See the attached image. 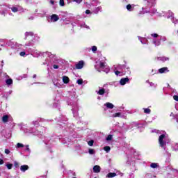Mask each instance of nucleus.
Returning <instances> with one entry per match:
<instances>
[{"label": "nucleus", "mask_w": 178, "mask_h": 178, "mask_svg": "<svg viewBox=\"0 0 178 178\" xmlns=\"http://www.w3.org/2000/svg\"><path fill=\"white\" fill-rule=\"evenodd\" d=\"M97 64L95 67L96 70H97V72H101V70H103L105 73H109V67L105 65V63H102L101 61H97ZM101 69V70H99Z\"/></svg>", "instance_id": "nucleus-3"}, {"label": "nucleus", "mask_w": 178, "mask_h": 178, "mask_svg": "<svg viewBox=\"0 0 178 178\" xmlns=\"http://www.w3.org/2000/svg\"><path fill=\"white\" fill-rule=\"evenodd\" d=\"M74 2H76V3H81V2L83 1V0H73Z\"/></svg>", "instance_id": "nucleus-56"}, {"label": "nucleus", "mask_w": 178, "mask_h": 178, "mask_svg": "<svg viewBox=\"0 0 178 178\" xmlns=\"http://www.w3.org/2000/svg\"><path fill=\"white\" fill-rule=\"evenodd\" d=\"M26 47H33V42L27 43V44H26Z\"/></svg>", "instance_id": "nucleus-53"}, {"label": "nucleus", "mask_w": 178, "mask_h": 178, "mask_svg": "<svg viewBox=\"0 0 178 178\" xmlns=\"http://www.w3.org/2000/svg\"><path fill=\"white\" fill-rule=\"evenodd\" d=\"M129 81V78H122L120 81V84L121 86H124Z\"/></svg>", "instance_id": "nucleus-8"}, {"label": "nucleus", "mask_w": 178, "mask_h": 178, "mask_svg": "<svg viewBox=\"0 0 178 178\" xmlns=\"http://www.w3.org/2000/svg\"><path fill=\"white\" fill-rule=\"evenodd\" d=\"M27 38L30 39L31 38L32 40L34 39V33L33 32H26L25 33V40H27Z\"/></svg>", "instance_id": "nucleus-6"}, {"label": "nucleus", "mask_w": 178, "mask_h": 178, "mask_svg": "<svg viewBox=\"0 0 178 178\" xmlns=\"http://www.w3.org/2000/svg\"><path fill=\"white\" fill-rule=\"evenodd\" d=\"M5 154H6L7 155H9V154H10V151L8 149H5Z\"/></svg>", "instance_id": "nucleus-48"}, {"label": "nucleus", "mask_w": 178, "mask_h": 178, "mask_svg": "<svg viewBox=\"0 0 178 178\" xmlns=\"http://www.w3.org/2000/svg\"><path fill=\"white\" fill-rule=\"evenodd\" d=\"M156 2V0H143V5L144 6L143 7V10H145V13H148L151 12L149 9L155 5Z\"/></svg>", "instance_id": "nucleus-2"}, {"label": "nucleus", "mask_w": 178, "mask_h": 178, "mask_svg": "<svg viewBox=\"0 0 178 178\" xmlns=\"http://www.w3.org/2000/svg\"><path fill=\"white\" fill-rule=\"evenodd\" d=\"M102 10V7H97L95 10H93L94 13H98V12H101Z\"/></svg>", "instance_id": "nucleus-25"}, {"label": "nucleus", "mask_w": 178, "mask_h": 178, "mask_svg": "<svg viewBox=\"0 0 178 178\" xmlns=\"http://www.w3.org/2000/svg\"><path fill=\"white\" fill-rule=\"evenodd\" d=\"M171 20L174 24H178V19L175 18V17H171Z\"/></svg>", "instance_id": "nucleus-26"}, {"label": "nucleus", "mask_w": 178, "mask_h": 178, "mask_svg": "<svg viewBox=\"0 0 178 178\" xmlns=\"http://www.w3.org/2000/svg\"><path fill=\"white\" fill-rule=\"evenodd\" d=\"M88 144L90 147H92L94 145V140H91L90 141L88 142Z\"/></svg>", "instance_id": "nucleus-31"}, {"label": "nucleus", "mask_w": 178, "mask_h": 178, "mask_svg": "<svg viewBox=\"0 0 178 178\" xmlns=\"http://www.w3.org/2000/svg\"><path fill=\"white\" fill-rule=\"evenodd\" d=\"M20 56H24L26 55V52L22 51L19 53Z\"/></svg>", "instance_id": "nucleus-52"}, {"label": "nucleus", "mask_w": 178, "mask_h": 178, "mask_svg": "<svg viewBox=\"0 0 178 178\" xmlns=\"http://www.w3.org/2000/svg\"><path fill=\"white\" fill-rule=\"evenodd\" d=\"M81 27H82L83 29H87L88 30H90V26H87L86 24V23H83V24H81Z\"/></svg>", "instance_id": "nucleus-28"}, {"label": "nucleus", "mask_w": 178, "mask_h": 178, "mask_svg": "<svg viewBox=\"0 0 178 178\" xmlns=\"http://www.w3.org/2000/svg\"><path fill=\"white\" fill-rule=\"evenodd\" d=\"M115 74L116 76H122V72H120V71L116 70V71H115Z\"/></svg>", "instance_id": "nucleus-36"}, {"label": "nucleus", "mask_w": 178, "mask_h": 178, "mask_svg": "<svg viewBox=\"0 0 178 178\" xmlns=\"http://www.w3.org/2000/svg\"><path fill=\"white\" fill-rule=\"evenodd\" d=\"M0 45H1V47H5L6 45V43H3V44H1Z\"/></svg>", "instance_id": "nucleus-61"}, {"label": "nucleus", "mask_w": 178, "mask_h": 178, "mask_svg": "<svg viewBox=\"0 0 178 178\" xmlns=\"http://www.w3.org/2000/svg\"><path fill=\"white\" fill-rule=\"evenodd\" d=\"M72 112H73V113H74V118H76V116H78L79 113H77V111H75V112H74V109H72Z\"/></svg>", "instance_id": "nucleus-46"}, {"label": "nucleus", "mask_w": 178, "mask_h": 178, "mask_svg": "<svg viewBox=\"0 0 178 178\" xmlns=\"http://www.w3.org/2000/svg\"><path fill=\"white\" fill-rule=\"evenodd\" d=\"M60 6H65V1L64 0H60Z\"/></svg>", "instance_id": "nucleus-42"}, {"label": "nucleus", "mask_w": 178, "mask_h": 178, "mask_svg": "<svg viewBox=\"0 0 178 178\" xmlns=\"http://www.w3.org/2000/svg\"><path fill=\"white\" fill-rule=\"evenodd\" d=\"M33 133H34L35 134V136H38V134H41V133H44V132H42V131H37V132H33Z\"/></svg>", "instance_id": "nucleus-49"}, {"label": "nucleus", "mask_w": 178, "mask_h": 178, "mask_svg": "<svg viewBox=\"0 0 178 178\" xmlns=\"http://www.w3.org/2000/svg\"><path fill=\"white\" fill-rule=\"evenodd\" d=\"M153 43L154 44V45H156V47H159V45H161V39H159V40L154 39Z\"/></svg>", "instance_id": "nucleus-18"}, {"label": "nucleus", "mask_w": 178, "mask_h": 178, "mask_svg": "<svg viewBox=\"0 0 178 178\" xmlns=\"http://www.w3.org/2000/svg\"><path fill=\"white\" fill-rule=\"evenodd\" d=\"M89 154L90 155H94V154H95V150L92 149H89Z\"/></svg>", "instance_id": "nucleus-32"}, {"label": "nucleus", "mask_w": 178, "mask_h": 178, "mask_svg": "<svg viewBox=\"0 0 178 178\" xmlns=\"http://www.w3.org/2000/svg\"><path fill=\"white\" fill-rule=\"evenodd\" d=\"M173 16V13L168 11V19H170Z\"/></svg>", "instance_id": "nucleus-38"}, {"label": "nucleus", "mask_w": 178, "mask_h": 178, "mask_svg": "<svg viewBox=\"0 0 178 178\" xmlns=\"http://www.w3.org/2000/svg\"><path fill=\"white\" fill-rule=\"evenodd\" d=\"M104 149L106 151V152H109V151H111V147L109 146H105L104 147Z\"/></svg>", "instance_id": "nucleus-29"}, {"label": "nucleus", "mask_w": 178, "mask_h": 178, "mask_svg": "<svg viewBox=\"0 0 178 178\" xmlns=\"http://www.w3.org/2000/svg\"><path fill=\"white\" fill-rule=\"evenodd\" d=\"M1 42H5V40L0 39V44H1Z\"/></svg>", "instance_id": "nucleus-62"}, {"label": "nucleus", "mask_w": 178, "mask_h": 178, "mask_svg": "<svg viewBox=\"0 0 178 178\" xmlns=\"http://www.w3.org/2000/svg\"><path fill=\"white\" fill-rule=\"evenodd\" d=\"M112 118H122V113H115L113 114Z\"/></svg>", "instance_id": "nucleus-24"}, {"label": "nucleus", "mask_w": 178, "mask_h": 178, "mask_svg": "<svg viewBox=\"0 0 178 178\" xmlns=\"http://www.w3.org/2000/svg\"><path fill=\"white\" fill-rule=\"evenodd\" d=\"M150 167H152L153 169H156V168H158V163H152L150 165Z\"/></svg>", "instance_id": "nucleus-27"}, {"label": "nucleus", "mask_w": 178, "mask_h": 178, "mask_svg": "<svg viewBox=\"0 0 178 178\" xmlns=\"http://www.w3.org/2000/svg\"><path fill=\"white\" fill-rule=\"evenodd\" d=\"M145 113L150 114L151 113V109L149 108H143Z\"/></svg>", "instance_id": "nucleus-30"}, {"label": "nucleus", "mask_w": 178, "mask_h": 178, "mask_svg": "<svg viewBox=\"0 0 178 178\" xmlns=\"http://www.w3.org/2000/svg\"><path fill=\"white\" fill-rule=\"evenodd\" d=\"M115 67V70H117V69L118 70H122L123 69H124V65H114Z\"/></svg>", "instance_id": "nucleus-20"}, {"label": "nucleus", "mask_w": 178, "mask_h": 178, "mask_svg": "<svg viewBox=\"0 0 178 178\" xmlns=\"http://www.w3.org/2000/svg\"><path fill=\"white\" fill-rule=\"evenodd\" d=\"M150 13H152L153 15H156V16H159L156 9H154L153 11L150 12Z\"/></svg>", "instance_id": "nucleus-37"}, {"label": "nucleus", "mask_w": 178, "mask_h": 178, "mask_svg": "<svg viewBox=\"0 0 178 178\" xmlns=\"http://www.w3.org/2000/svg\"><path fill=\"white\" fill-rule=\"evenodd\" d=\"M157 60H161V62H166V60H169V58L162 56V57H157Z\"/></svg>", "instance_id": "nucleus-16"}, {"label": "nucleus", "mask_w": 178, "mask_h": 178, "mask_svg": "<svg viewBox=\"0 0 178 178\" xmlns=\"http://www.w3.org/2000/svg\"><path fill=\"white\" fill-rule=\"evenodd\" d=\"M104 106L107 107L108 109H113V108H115V106L110 102H107L106 104H104Z\"/></svg>", "instance_id": "nucleus-13"}, {"label": "nucleus", "mask_w": 178, "mask_h": 178, "mask_svg": "<svg viewBox=\"0 0 178 178\" xmlns=\"http://www.w3.org/2000/svg\"><path fill=\"white\" fill-rule=\"evenodd\" d=\"M53 67L54 69H59V66L56 65H53Z\"/></svg>", "instance_id": "nucleus-59"}, {"label": "nucleus", "mask_w": 178, "mask_h": 178, "mask_svg": "<svg viewBox=\"0 0 178 178\" xmlns=\"http://www.w3.org/2000/svg\"><path fill=\"white\" fill-rule=\"evenodd\" d=\"M14 166H15V168H17V166H19V163H17V161H15Z\"/></svg>", "instance_id": "nucleus-55"}, {"label": "nucleus", "mask_w": 178, "mask_h": 178, "mask_svg": "<svg viewBox=\"0 0 178 178\" xmlns=\"http://www.w3.org/2000/svg\"><path fill=\"white\" fill-rule=\"evenodd\" d=\"M23 147H24V145H23L22 143L17 144V148H22Z\"/></svg>", "instance_id": "nucleus-34"}, {"label": "nucleus", "mask_w": 178, "mask_h": 178, "mask_svg": "<svg viewBox=\"0 0 178 178\" xmlns=\"http://www.w3.org/2000/svg\"><path fill=\"white\" fill-rule=\"evenodd\" d=\"M160 40H161V41H166V37H165V36H161L160 37Z\"/></svg>", "instance_id": "nucleus-47"}, {"label": "nucleus", "mask_w": 178, "mask_h": 178, "mask_svg": "<svg viewBox=\"0 0 178 178\" xmlns=\"http://www.w3.org/2000/svg\"><path fill=\"white\" fill-rule=\"evenodd\" d=\"M11 9L12 12L16 13V12H23V8L20 6H13L9 8Z\"/></svg>", "instance_id": "nucleus-4"}, {"label": "nucleus", "mask_w": 178, "mask_h": 178, "mask_svg": "<svg viewBox=\"0 0 178 178\" xmlns=\"http://www.w3.org/2000/svg\"><path fill=\"white\" fill-rule=\"evenodd\" d=\"M86 15H90V13H91V11L90 10H86Z\"/></svg>", "instance_id": "nucleus-57"}, {"label": "nucleus", "mask_w": 178, "mask_h": 178, "mask_svg": "<svg viewBox=\"0 0 178 178\" xmlns=\"http://www.w3.org/2000/svg\"><path fill=\"white\" fill-rule=\"evenodd\" d=\"M9 120V116H8V115H3V117H2V122H3V123H7V122Z\"/></svg>", "instance_id": "nucleus-19"}, {"label": "nucleus", "mask_w": 178, "mask_h": 178, "mask_svg": "<svg viewBox=\"0 0 178 178\" xmlns=\"http://www.w3.org/2000/svg\"><path fill=\"white\" fill-rule=\"evenodd\" d=\"M6 166H7L8 169L10 170V169H12L13 164H10V163L6 164Z\"/></svg>", "instance_id": "nucleus-43"}, {"label": "nucleus", "mask_w": 178, "mask_h": 178, "mask_svg": "<svg viewBox=\"0 0 178 178\" xmlns=\"http://www.w3.org/2000/svg\"><path fill=\"white\" fill-rule=\"evenodd\" d=\"M6 83L7 84V86H12L13 84V80H12V79H6Z\"/></svg>", "instance_id": "nucleus-22"}, {"label": "nucleus", "mask_w": 178, "mask_h": 178, "mask_svg": "<svg viewBox=\"0 0 178 178\" xmlns=\"http://www.w3.org/2000/svg\"><path fill=\"white\" fill-rule=\"evenodd\" d=\"M173 148L175 149V151H178V144L176 143L174 146Z\"/></svg>", "instance_id": "nucleus-44"}, {"label": "nucleus", "mask_w": 178, "mask_h": 178, "mask_svg": "<svg viewBox=\"0 0 178 178\" xmlns=\"http://www.w3.org/2000/svg\"><path fill=\"white\" fill-rule=\"evenodd\" d=\"M26 150L28 152H31V151L30 150V147H29V145H27L26 146Z\"/></svg>", "instance_id": "nucleus-50"}, {"label": "nucleus", "mask_w": 178, "mask_h": 178, "mask_svg": "<svg viewBox=\"0 0 178 178\" xmlns=\"http://www.w3.org/2000/svg\"><path fill=\"white\" fill-rule=\"evenodd\" d=\"M160 134H162L159 137V144L161 148L166 150V144H169V143H170V139L168 138L166 134H163L162 131H161Z\"/></svg>", "instance_id": "nucleus-1"}, {"label": "nucleus", "mask_w": 178, "mask_h": 178, "mask_svg": "<svg viewBox=\"0 0 178 178\" xmlns=\"http://www.w3.org/2000/svg\"><path fill=\"white\" fill-rule=\"evenodd\" d=\"M138 40L142 44H148V40H147L145 38L138 37Z\"/></svg>", "instance_id": "nucleus-14"}, {"label": "nucleus", "mask_w": 178, "mask_h": 178, "mask_svg": "<svg viewBox=\"0 0 178 178\" xmlns=\"http://www.w3.org/2000/svg\"><path fill=\"white\" fill-rule=\"evenodd\" d=\"M113 138V136L112 135H108L106 138V140L107 141H111Z\"/></svg>", "instance_id": "nucleus-35"}, {"label": "nucleus", "mask_w": 178, "mask_h": 178, "mask_svg": "<svg viewBox=\"0 0 178 178\" xmlns=\"http://www.w3.org/2000/svg\"><path fill=\"white\" fill-rule=\"evenodd\" d=\"M147 83H149L150 87H156V84L152 83V82H149L148 81H147Z\"/></svg>", "instance_id": "nucleus-33"}, {"label": "nucleus", "mask_w": 178, "mask_h": 178, "mask_svg": "<svg viewBox=\"0 0 178 178\" xmlns=\"http://www.w3.org/2000/svg\"><path fill=\"white\" fill-rule=\"evenodd\" d=\"M135 6H136L134 4H128L127 6V9L129 12H133L134 10Z\"/></svg>", "instance_id": "nucleus-7"}, {"label": "nucleus", "mask_w": 178, "mask_h": 178, "mask_svg": "<svg viewBox=\"0 0 178 178\" xmlns=\"http://www.w3.org/2000/svg\"><path fill=\"white\" fill-rule=\"evenodd\" d=\"M170 116H173L175 119H177V115H175L173 114V113H171V114L170 115Z\"/></svg>", "instance_id": "nucleus-54"}, {"label": "nucleus", "mask_w": 178, "mask_h": 178, "mask_svg": "<svg viewBox=\"0 0 178 178\" xmlns=\"http://www.w3.org/2000/svg\"><path fill=\"white\" fill-rule=\"evenodd\" d=\"M21 172H26V170H29V165H23L20 167Z\"/></svg>", "instance_id": "nucleus-15"}, {"label": "nucleus", "mask_w": 178, "mask_h": 178, "mask_svg": "<svg viewBox=\"0 0 178 178\" xmlns=\"http://www.w3.org/2000/svg\"><path fill=\"white\" fill-rule=\"evenodd\" d=\"M97 94H99V95H104L105 94V89L99 88Z\"/></svg>", "instance_id": "nucleus-23"}, {"label": "nucleus", "mask_w": 178, "mask_h": 178, "mask_svg": "<svg viewBox=\"0 0 178 178\" xmlns=\"http://www.w3.org/2000/svg\"><path fill=\"white\" fill-rule=\"evenodd\" d=\"M77 84H79V86H81V84H83V79H78L76 81Z\"/></svg>", "instance_id": "nucleus-39"}, {"label": "nucleus", "mask_w": 178, "mask_h": 178, "mask_svg": "<svg viewBox=\"0 0 178 178\" xmlns=\"http://www.w3.org/2000/svg\"><path fill=\"white\" fill-rule=\"evenodd\" d=\"M49 3L50 5H55V3H56V1L55 0H50Z\"/></svg>", "instance_id": "nucleus-45"}, {"label": "nucleus", "mask_w": 178, "mask_h": 178, "mask_svg": "<svg viewBox=\"0 0 178 178\" xmlns=\"http://www.w3.org/2000/svg\"><path fill=\"white\" fill-rule=\"evenodd\" d=\"M0 165H3V160L0 159Z\"/></svg>", "instance_id": "nucleus-60"}, {"label": "nucleus", "mask_w": 178, "mask_h": 178, "mask_svg": "<svg viewBox=\"0 0 178 178\" xmlns=\"http://www.w3.org/2000/svg\"><path fill=\"white\" fill-rule=\"evenodd\" d=\"M173 99H175V101H177L178 102V95H174L173 96Z\"/></svg>", "instance_id": "nucleus-51"}, {"label": "nucleus", "mask_w": 178, "mask_h": 178, "mask_svg": "<svg viewBox=\"0 0 178 178\" xmlns=\"http://www.w3.org/2000/svg\"><path fill=\"white\" fill-rule=\"evenodd\" d=\"M43 56H47V58H50L51 59H54V57L55 56L54 54H52L51 52L47 51L46 53L43 54Z\"/></svg>", "instance_id": "nucleus-11"}, {"label": "nucleus", "mask_w": 178, "mask_h": 178, "mask_svg": "<svg viewBox=\"0 0 178 178\" xmlns=\"http://www.w3.org/2000/svg\"><path fill=\"white\" fill-rule=\"evenodd\" d=\"M151 35L153 37V38H158V37H159V35L157 33H152Z\"/></svg>", "instance_id": "nucleus-40"}, {"label": "nucleus", "mask_w": 178, "mask_h": 178, "mask_svg": "<svg viewBox=\"0 0 178 178\" xmlns=\"http://www.w3.org/2000/svg\"><path fill=\"white\" fill-rule=\"evenodd\" d=\"M83 66H84V62L83 60H81L76 64V69H83Z\"/></svg>", "instance_id": "nucleus-10"}, {"label": "nucleus", "mask_w": 178, "mask_h": 178, "mask_svg": "<svg viewBox=\"0 0 178 178\" xmlns=\"http://www.w3.org/2000/svg\"><path fill=\"white\" fill-rule=\"evenodd\" d=\"M94 173H99L101 172V167L98 165H96L93 167Z\"/></svg>", "instance_id": "nucleus-9"}, {"label": "nucleus", "mask_w": 178, "mask_h": 178, "mask_svg": "<svg viewBox=\"0 0 178 178\" xmlns=\"http://www.w3.org/2000/svg\"><path fill=\"white\" fill-rule=\"evenodd\" d=\"M33 77V79H35V77H37V74H34Z\"/></svg>", "instance_id": "nucleus-63"}, {"label": "nucleus", "mask_w": 178, "mask_h": 178, "mask_svg": "<svg viewBox=\"0 0 178 178\" xmlns=\"http://www.w3.org/2000/svg\"><path fill=\"white\" fill-rule=\"evenodd\" d=\"M91 49L92 52H97V46H92Z\"/></svg>", "instance_id": "nucleus-41"}, {"label": "nucleus", "mask_w": 178, "mask_h": 178, "mask_svg": "<svg viewBox=\"0 0 178 178\" xmlns=\"http://www.w3.org/2000/svg\"><path fill=\"white\" fill-rule=\"evenodd\" d=\"M50 20L51 22L55 23V22H58V20H59V16H58L56 14H53L50 17Z\"/></svg>", "instance_id": "nucleus-5"}, {"label": "nucleus", "mask_w": 178, "mask_h": 178, "mask_svg": "<svg viewBox=\"0 0 178 178\" xmlns=\"http://www.w3.org/2000/svg\"><path fill=\"white\" fill-rule=\"evenodd\" d=\"M117 176L115 172H110L106 175L107 178H112V177H115Z\"/></svg>", "instance_id": "nucleus-21"}, {"label": "nucleus", "mask_w": 178, "mask_h": 178, "mask_svg": "<svg viewBox=\"0 0 178 178\" xmlns=\"http://www.w3.org/2000/svg\"><path fill=\"white\" fill-rule=\"evenodd\" d=\"M127 69L128 70V72H129L130 73V70H129L130 68L127 67Z\"/></svg>", "instance_id": "nucleus-64"}, {"label": "nucleus", "mask_w": 178, "mask_h": 178, "mask_svg": "<svg viewBox=\"0 0 178 178\" xmlns=\"http://www.w3.org/2000/svg\"><path fill=\"white\" fill-rule=\"evenodd\" d=\"M33 123L34 126H37V124H38V121H33Z\"/></svg>", "instance_id": "nucleus-58"}, {"label": "nucleus", "mask_w": 178, "mask_h": 178, "mask_svg": "<svg viewBox=\"0 0 178 178\" xmlns=\"http://www.w3.org/2000/svg\"><path fill=\"white\" fill-rule=\"evenodd\" d=\"M168 72H169V70L168 69L167 67H162V68H160L159 70V73H168Z\"/></svg>", "instance_id": "nucleus-12"}, {"label": "nucleus", "mask_w": 178, "mask_h": 178, "mask_svg": "<svg viewBox=\"0 0 178 178\" xmlns=\"http://www.w3.org/2000/svg\"><path fill=\"white\" fill-rule=\"evenodd\" d=\"M63 81L64 84H67L69 83V81H70V79H69V77L67 76H63Z\"/></svg>", "instance_id": "nucleus-17"}]
</instances>
